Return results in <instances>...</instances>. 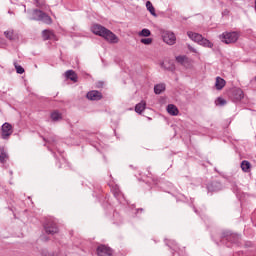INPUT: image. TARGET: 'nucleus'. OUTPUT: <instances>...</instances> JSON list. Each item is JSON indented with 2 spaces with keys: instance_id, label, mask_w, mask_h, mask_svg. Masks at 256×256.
<instances>
[{
  "instance_id": "nucleus-1",
  "label": "nucleus",
  "mask_w": 256,
  "mask_h": 256,
  "mask_svg": "<svg viewBox=\"0 0 256 256\" xmlns=\"http://www.w3.org/2000/svg\"><path fill=\"white\" fill-rule=\"evenodd\" d=\"M92 32L94 35H99V37H103L108 43H119V38L115 33L111 32V30L99 25L95 24L92 26Z\"/></svg>"
},
{
  "instance_id": "nucleus-2",
  "label": "nucleus",
  "mask_w": 256,
  "mask_h": 256,
  "mask_svg": "<svg viewBox=\"0 0 256 256\" xmlns=\"http://www.w3.org/2000/svg\"><path fill=\"white\" fill-rule=\"evenodd\" d=\"M32 15L33 21H43V23H46V25H51V23H53L51 17L41 10L35 9Z\"/></svg>"
},
{
  "instance_id": "nucleus-3",
  "label": "nucleus",
  "mask_w": 256,
  "mask_h": 256,
  "mask_svg": "<svg viewBox=\"0 0 256 256\" xmlns=\"http://www.w3.org/2000/svg\"><path fill=\"white\" fill-rule=\"evenodd\" d=\"M220 39L222 43L230 45L231 43H237L239 40V34L237 32H224L220 35Z\"/></svg>"
},
{
  "instance_id": "nucleus-4",
  "label": "nucleus",
  "mask_w": 256,
  "mask_h": 256,
  "mask_svg": "<svg viewBox=\"0 0 256 256\" xmlns=\"http://www.w3.org/2000/svg\"><path fill=\"white\" fill-rule=\"evenodd\" d=\"M44 230L47 235H56V233H59V226H57L56 221L48 220L44 224Z\"/></svg>"
},
{
  "instance_id": "nucleus-5",
  "label": "nucleus",
  "mask_w": 256,
  "mask_h": 256,
  "mask_svg": "<svg viewBox=\"0 0 256 256\" xmlns=\"http://www.w3.org/2000/svg\"><path fill=\"white\" fill-rule=\"evenodd\" d=\"M13 135V126L8 122H5L1 127V137L2 139H9Z\"/></svg>"
},
{
  "instance_id": "nucleus-6",
  "label": "nucleus",
  "mask_w": 256,
  "mask_h": 256,
  "mask_svg": "<svg viewBox=\"0 0 256 256\" xmlns=\"http://www.w3.org/2000/svg\"><path fill=\"white\" fill-rule=\"evenodd\" d=\"M162 39L164 43H167V45H175L177 41V37L175 36V33L169 32V31L163 32Z\"/></svg>"
},
{
  "instance_id": "nucleus-7",
  "label": "nucleus",
  "mask_w": 256,
  "mask_h": 256,
  "mask_svg": "<svg viewBox=\"0 0 256 256\" xmlns=\"http://www.w3.org/2000/svg\"><path fill=\"white\" fill-rule=\"evenodd\" d=\"M98 256H113V249L106 245H100L97 247Z\"/></svg>"
},
{
  "instance_id": "nucleus-8",
  "label": "nucleus",
  "mask_w": 256,
  "mask_h": 256,
  "mask_svg": "<svg viewBox=\"0 0 256 256\" xmlns=\"http://www.w3.org/2000/svg\"><path fill=\"white\" fill-rule=\"evenodd\" d=\"M243 97V90H241L240 88H235L230 93V98L232 99V101H241Z\"/></svg>"
},
{
  "instance_id": "nucleus-9",
  "label": "nucleus",
  "mask_w": 256,
  "mask_h": 256,
  "mask_svg": "<svg viewBox=\"0 0 256 256\" xmlns=\"http://www.w3.org/2000/svg\"><path fill=\"white\" fill-rule=\"evenodd\" d=\"M86 97L90 101H101V99H103V94L97 90H92L87 93Z\"/></svg>"
},
{
  "instance_id": "nucleus-10",
  "label": "nucleus",
  "mask_w": 256,
  "mask_h": 256,
  "mask_svg": "<svg viewBox=\"0 0 256 256\" xmlns=\"http://www.w3.org/2000/svg\"><path fill=\"white\" fill-rule=\"evenodd\" d=\"M208 191L210 193H215V191H221V183L217 181H213L207 185Z\"/></svg>"
},
{
  "instance_id": "nucleus-11",
  "label": "nucleus",
  "mask_w": 256,
  "mask_h": 256,
  "mask_svg": "<svg viewBox=\"0 0 256 256\" xmlns=\"http://www.w3.org/2000/svg\"><path fill=\"white\" fill-rule=\"evenodd\" d=\"M187 35H188L189 39H191L192 41H195V43H198V44H200L201 41L203 40V35H201L199 33L187 32Z\"/></svg>"
},
{
  "instance_id": "nucleus-12",
  "label": "nucleus",
  "mask_w": 256,
  "mask_h": 256,
  "mask_svg": "<svg viewBox=\"0 0 256 256\" xmlns=\"http://www.w3.org/2000/svg\"><path fill=\"white\" fill-rule=\"evenodd\" d=\"M55 33H53V31L51 30H43L42 32V39L43 41H51L53 39H55Z\"/></svg>"
},
{
  "instance_id": "nucleus-13",
  "label": "nucleus",
  "mask_w": 256,
  "mask_h": 256,
  "mask_svg": "<svg viewBox=\"0 0 256 256\" xmlns=\"http://www.w3.org/2000/svg\"><path fill=\"white\" fill-rule=\"evenodd\" d=\"M65 77L66 79H70V81H73L74 83H77L78 81L77 73L73 70H67L65 72Z\"/></svg>"
},
{
  "instance_id": "nucleus-14",
  "label": "nucleus",
  "mask_w": 256,
  "mask_h": 256,
  "mask_svg": "<svg viewBox=\"0 0 256 256\" xmlns=\"http://www.w3.org/2000/svg\"><path fill=\"white\" fill-rule=\"evenodd\" d=\"M146 107H147V102L142 100L140 103L136 104L135 111L136 113L141 115V113L145 111Z\"/></svg>"
},
{
  "instance_id": "nucleus-15",
  "label": "nucleus",
  "mask_w": 256,
  "mask_h": 256,
  "mask_svg": "<svg viewBox=\"0 0 256 256\" xmlns=\"http://www.w3.org/2000/svg\"><path fill=\"white\" fill-rule=\"evenodd\" d=\"M242 171L244 173H251V162L247 160H243L240 165Z\"/></svg>"
},
{
  "instance_id": "nucleus-16",
  "label": "nucleus",
  "mask_w": 256,
  "mask_h": 256,
  "mask_svg": "<svg viewBox=\"0 0 256 256\" xmlns=\"http://www.w3.org/2000/svg\"><path fill=\"white\" fill-rule=\"evenodd\" d=\"M224 238L226 241H230V243H238L239 242V235L237 234H224Z\"/></svg>"
},
{
  "instance_id": "nucleus-17",
  "label": "nucleus",
  "mask_w": 256,
  "mask_h": 256,
  "mask_svg": "<svg viewBox=\"0 0 256 256\" xmlns=\"http://www.w3.org/2000/svg\"><path fill=\"white\" fill-rule=\"evenodd\" d=\"M167 112L169 113V115H172L174 117L179 115V109L174 104H169L167 106Z\"/></svg>"
},
{
  "instance_id": "nucleus-18",
  "label": "nucleus",
  "mask_w": 256,
  "mask_h": 256,
  "mask_svg": "<svg viewBox=\"0 0 256 256\" xmlns=\"http://www.w3.org/2000/svg\"><path fill=\"white\" fill-rule=\"evenodd\" d=\"M225 85H226L225 79H223L221 77L216 78L215 87L218 91H221V89H223V87H225Z\"/></svg>"
},
{
  "instance_id": "nucleus-19",
  "label": "nucleus",
  "mask_w": 256,
  "mask_h": 256,
  "mask_svg": "<svg viewBox=\"0 0 256 256\" xmlns=\"http://www.w3.org/2000/svg\"><path fill=\"white\" fill-rule=\"evenodd\" d=\"M9 159L7 152H5V148L0 147V163H5Z\"/></svg>"
},
{
  "instance_id": "nucleus-20",
  "label": "nucleus",
  "mask_w": 256,
  "mask_h": 256,
  "mask_svg": "<svg viewBox=\"0 0 256 256\" xmlns=\"http://www.w3.org/2000/svg\"><path fill=\"white\" fill-rule=\"evenodd\" d=\"M9 159L7 152H5V148L0 147V163H5Z\"/></svg>"
},
{
  "instance_id": "nucleus-21",
  "label": "nucleus",
  "mask_w": 256,
  "mask_h": 256,
  "mask_svg": "<svg viewBox=\"0 0 256 256\" xmlns=\"http://www.w3.org/2000/svg\"><path fill=\"white\" fill-rule=\"evenodd\" d=\"M198 45H202V47H208L209 49H213V43L206 38H202Z\"/></svg>"
},
{
  "instance_id": "nucleus-22",
  "label": "nucleus",
  "mask_w": 256,
  "mask_h": 256,
  "mask_svg": "<svg viewBox=\"0 0 256 256\" xmlns=\"http://www.w3.org/2000/svg\"><path fill=\"white\" fill-rule=\"evenodd\" d=\"M165 91V84H158L154 86V93L156 95H161Z\"/></svg>"
},
{
  "instance_id": "nucleus-23",
  "label": "nucleus",
  "mask_w": 256,
  "mask_h": 256,
  "mask_svg": "<svg viewBox=\"0 0 256 256\" xmlns=\"http://www.w3.org/2000/svg\"><path fill=\"white\" fill-rule=\"evenodd\" d=\"M146 8L153 15V17H157V13H155V7H153V3L151 1L146 2Z\"/></svg>"
},
{
  "instance_id": "nucleus-24",
  "label": "nucleus",
  "mask_w": 256,
  "mask_h": 256,
  "mask_svg": "<svg viewBox=\"0 0 256 256\" xmlns=\"http://www.w3.org/2000/svg\"><path fill=\"white\" fill-rule=\"evenodd\" d=\"M51 119L52 121H61V119H63V116L61 113H59V111H54L51 113Z\"/></svg>"
},
{
  "instance_id": "nucleus-25",
  "label": "nucleus",
  "mask_w": 256,
  "mask_h": 256,
  "mask_svg": "<svg viewBox=\"0 0 256 256\" xmlns=\"http://www.w3.org/2000/svg\"><path fill=\"white\" fill-rule=\"evenodd\" d=\"M176 61L180 63V65H185V63H189V58H187V56H177Z\"/></svg>"
},
{
  "instance_id": "nucleus-26",
  "label": "nucleus",
  "mask_w": 256,
  "mask_h": 256,
  "mask_svg": "<svg viewBox=\"0 0 256 256\" xmlns=\"http://www.w3.org/2000/svg\"><path fill=\"white\" fill-rule=\"evenodd\" d=\"M139 37H151V30L144 28L139 32Z\"/></svg>"
},
{
  "instance_id": "nucleus-27",
  "label": "nucleus",
  "mask_w": 256,
  "mask_h": 256,
  "mask_svg": "<svg viewBox=\"0 0 256 256\" xmlns=\"http://www.w3.org/2000/svg\"><path fill=\"white\" fill-rule=\"evenodd\" d=\"M14 67L16 69V73L19 75H23V73H25V69L21 65L17 64V62H14Z\"/></svg>"
},
{
  "instance_id": "nucleus-28",
  "label": "nucleus",
  "mask_w": 256,
  "mask_h": 256,
  "mask_svg": "<svg viewBox=\"0 0 256 256\" xmlns=\"http://www.w3.org/2000/svg\"><path fill=\"white\" fill-rule=\"evenodd\" d=\"M215 103H216V105L223 107L224 105H227V100L223 99L222 97H218L216 99Z\"/></svg>"
},
{
  "instance_id": "nucleus-29",
  "label": "nucleus",
  "mask_w": 256,
  "mask_h": 256,
  "mask_svg": "<svg viewBox=\"0 0 256 256\" xmlns=\"http://www.w3.org/2000/svg\"><path fill=\"white\" fill-rule=\"evenodd\" d=\"M140 42L143 43V45H151V43H153V38H142Z\"/></svg>"
},
{
  "instance_id": "nucleus-30",
  "label": "nucleus",
  "mask_w": 256,
  "mask_h": 256,
  "mask_svg": "<svg viewBox=\"0 0 256 256\" xmlns=\"http://www.w3.org/2000/svg\"><path fill=\"white\" fill-rule=\"evenodd\" d=\"M35 5L36 7L43 9V7H45V0H35Z\"/></svg>"
},
{
  "instance_id": "nucleus-31",
  "label": "nucleus",
  "mask_w": 256,
  "mask_h": 256,
  "mask_svg": "<svg viewBox=\"0 0 256 256\" xmlns=\"http://www.w3.org/2000/svg\"><path fill=\"white\" fill-rule=\"evenodd\" d=\"M4 35L7 39H10V40L13 39V31H6L4 32Z\"/></svg>"
},
{
  "instance_id": "nucleus-32",
  "label": "nucleus",
  "mask_w": 256,
  "mask_h": 256,
  "mask_svg": "<svg viewBox=\"0 0 256 256\" xmlns=\"http://www.w3.org/2000/svg\"><path fill=\"white\" fill-rule=\"evenodd\" d=\"M152 182L154 183V185H157V183H159V178L153 176L152 177Z\"/></svg>"
},
{
  "instance_id": "nucleus-33",
  "label": "nucleus",
  "mask_w": 256,
  "mask_h": 256,
  "mask_svg": "<svg viewBox=\"0 0 256 256\" xmlns=\"http://www.w3.org/2000/svg\"><path fill=\"white\" fill-rule=\"evenodd\" d=\"M188 49H189V51H191L192 53H197V49L193 48L191 45H188Z\"/></svg>"
},
{
  "instance_id": "nucleus-34",
  "label": "nucleus",
  "mask_w": 256,
  "mask_h": 256,
  "mask_svg": "<svg viewBox=\"0 0 256 256\" xmlns=\"http://www.w3.org/2000/svg\"><path fill=\"white\" fill-rule=\"evenodd\" d=\"M114 195H115V197H119V195H121V192H119V190H116V191L114 192Z\"/></svg>"
},
{
  "instance_id": "nucleus-35",
  "label": "nucleus",
  "mask_w": 256,
  "mask_h": 256,
  "mask_svg": "<svg viewBox=\"0 0 256 256\" xmlns=\"http://www.w3.org/2000/svg\"><path fill=\"white\" fill-rule=\"evenodd\" d=\"M44 241H49V238H47V237H44Z\"/></svg>"
},
{
  "instance_id": "nucleus-36",
  "label": "nucleus",
  "mask_w": 256,
  "mask_h": 256,
  "mask_svg": "<svg viewBox=\"0 0 256 256\" xmlns=\"http://www.w3.org/2000/svg\"><path fill=\"white\" fill-rule=\"evenodd\" d=\"M254 9H255V11H256V0H255V3H254Z\"/></svg>"
}]
</instances>
